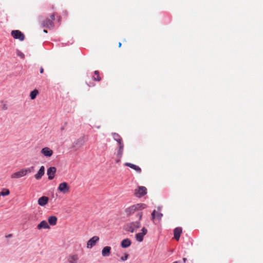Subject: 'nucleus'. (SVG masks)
Wrapping results in <instances>:
<instances>
[{
    "instance_id": "ddd939ff",
    "label": "nucleus",
    "mask_w": 263,
    "mask_h": 263,
    "mask_svg": "<svg viewBox=\"0 0 263 263\" xmlns=\"http://www.w3.org/2000/svg\"><path fill=\"white\" fill-rule=\"evenodd\" d=\"M124 149V144H121L119 145V149L118 153L117 154V159L116 160V162L118 163L120 161V160L122 157Z\"/></svg>"
},
{
    "instance_id": "c756f323",
    "label": "nucleus",
    "mask_w": 263,
    "mask_h": 263,
    "mask_svg": "<svg viewBox=\"0 0 263 263\" xmlns=\"http://www.w3.org/2000/svg\"><path fill=\"white\" fill-rule=\"evenodd\" d=\"M128 254L125 253L123 256H122V257H121V259L122 261H125V260H127V258H128Z\"/></svg>"
},
{
    "instance_id": "f704fd0d",
    "label": "nucleus",
    "mask_w": 263,
    "mask_h": 263,
    "mask_svg": "<svg viewBox=\"0 0 263 263\" xmlns=\"http://www.w3.org/2000/svg\"><path fill=\"white\" fill-rule=\"evenodd\" d=\"M43 31H44V32H45V33H47V31L46 30H45V29H44V30H43Z\"/></svg>"
},
{
    "instance_id": "f8f14e48",
    "label": "nucleus",
    "mask_w": 263,
    "mask_h": 263,
    "mask_svg": "<svg viewBox=\"0 0 263 263\" xmlns=\"http://www.w3.org/2000/svg\"><path fill=\"white\" fill-rule=\"evenodd\" d=\"M79 256L77 254H71L67 257L69 263H77L79 260Z\"/></svg>"
},
{
    "instance_id": "aec40b11",
    "label": "nucleus",
    "mask_w": 263,
    "mask_h": 263,
    "mask_svg": "<svg viewBox=\"0 0 263 263\" xmlns=\"http://www.w3.org/2000/svg\"><path fill=\"white\" fill-rule=\"evenodd\" d=\"M130 245L131 241L128 238L123 239L121 243V246L123 248H127L129 247Z\"/></svg>"
},
{
    "instance_id": "1a4fd4ad",
    "label": "nucleus",
    "mask_w": 263,
    "mask_h": 263,
    "mask_svg": "<svg viewBox=\"0 0 263 263\" xmlns=\"http://www.w3.org/2000/svg\"><path fill=\"white\" fill-rule=\"evenodd\" d=\"M99 240V237L97 236H95L90 238L87 242V248L88 249L91 248L94 246L97 242Z\"/></svg>"
},
{
    "instance_id": "412c9836",
    "label": "nucleus",
    "mask_w": 263,
    "mask_h": 263,
    "mask_svg": "<svg viewBox=\"0 0 263 263\" xmlns=\"http://www.w3.org/2000/svg\"><path fill=\"white\" fill-rule=\"evenodd\" d=\"M48 221L51 226H55L57 224V218L55 216H51L48 218Z\"/></svg>"
},
{
    "instance_id": "f257e3e1",
    "label": "nucleus",
    "mask_w": 263,
    "mask_h": 263,
    "mask_svg": "<svg viewBox=\"0 0 263 263\" xmlns=\"http://www.w3.org/2000/svg\"><path fill=\"white\" fill-rule=\"evenodd\" d=\"M142 212H139L137 213L136 216L138 220L135 221H131L126 223L124 226V230L130 233H134L136 232L141 226V220L142 218Z\"/></svg>"
},
{
    "instance_id": "a878e982",
    "label": "nucleus",
    "mask_w": 263,
    "mask_h": 263,
    "mask_svg": "<svg viewBox=\"0 0 263 263\" xmlns=\"http://www.w3.org/2000/svg\"><path fill=\"white\" fill-rule=\"evenodd\" d=\"M112 136L114 139L115 141H116L117 140H118V139H119L121 137V136L119 134L115 133H112Z\"/></svg>"
},
{
    "instance_id": "39448f33",
    "label": "nucleus",
    "mask_w": 263,
    "mask_h": 263,
    "mask_svg": "<svg viewBox=\"0 0 263 263\" xmlns=\"http://www.w3.org/2000/svg\"><path fill=\"white\" fill-rule=\"evenodd\" d=\"M147 194V189L145 186H140L135 190L134 195L137 197H141Z\"/></svg>"
},
{
    "instance_id": "2eb2a0df",
    "label": "nucleus",
    "mask_w": 263,
    "mask_h": 263,
    "mask_svg": "<svg viewBox=\"0 0 263 263\" xmlns=\"http://www.w3.org/2000/svg\"><path fill=\"white\" fill-rule=\"evenodd\" d=\"M45 174V167L42 166L38 172L34 175V177L36 180H40Z\"/></svg>"
},
{
    "instance_id": "a211bd4d",
    "label": "nucleus",
    "mask_w": 263,
    "mask_h": 263,
    "mask_svg": "<svg viewBox=\"0 0 263 263\" xmlns=\"http://www.w3.org/2000/svg\"><path fill=\"white\" fill-rule=\"evenodd\" d=\"M37 228L39 230H41L42 229H50V227L46 221L43 220L37 225Z\"/></svg>"
},
{
    "instance_id": "5701e85b",
    "label": "nucleus",
    "mask_w": 263,
    "mask_h": 263,
    "mask_svg": "<svg viewBox=\"0 0 263 263\" xmlns=\"http://www.w3.org/2000/svg\"><path fill=\"white\" fill-rule=\"evenodd\" d=\"M39 93V91L37 89H34L30 93V97L31 100H34L35 99L36 96Z\"/></svg>"
},
{
    "instance_id": "dca6fc26",
    "label": "nucleus",
    "mask_w": 263,
    "mask_h": 263,
    "mask_svg": "<svg viewBox=\"0 0 263 263\" xmlns=\"http://www.w3.org/2000/svg\"><path fill=\"white\" fill-rule=\"evenodd\" d=\"M182 233V229L180 227H177L175 228L174 230V238L178 241L180 238V235Z\"/></svg>"
},
{
    "instance_id": "7ed1b4c3",
    "label": "nucleus",
    "mask_w": 263,
    "mask_h": 263,
    "mask_svg": "<svg viewBox=\"0 0 263 263\" xmlns=\"http://www.w3.org/2000/svg\"><path fill=\"white\" fill-rule=\"evenodd\" d=\"M146 205L144 203H138L131 205L125 210V212L127 216H129L133 214L136 212H141V211L146 208Z\"/></svg>"
},
{
    "instance_id": "6e6552de",
    "label": "nucleus",
    "mask_w": 263,
    "mask_h": 263,
    "mask_svg": "<svg viewBox=\"0 0 263 263\" xmlns=\"http://www.w3.org/2000/svg\"><path fill=\"white\" fill-rule=\"evenodd\" d=\"M11 35L13 36V38L15 39H18L21 41H24L25 39V36L24 34L18 30L12 31Z\"/></svg>"
},
{
    "instance_id": "20e7f679",
    "label": "nucleus",
    "mask_w": 263,
    "mask_h": 263,
    "mask_svg": "<svg viewBox=\"0 0 263 263\" xmlns=\"http://www.w3.org/2000/svg\"><path fill=\"white\" fill-rule=\"evenodd\" d=\"M54 20L55 14L53 13L50 15V18H47L42 22L41 26L43 28L52 29L54 27L53 21Z\"/></svg>"
},
{
    "instance_id": "f03ea898",
    "label": "nucleus",
    "mask_w": 263,
    "mask_h": 263,
    "mask_svg": "<svg viewBox=\"0 0 263 263\" xmlns=\"http://www.w3.org/2000/svg\"><path fill=\"white\" fill-rule=\"evenodd\" d=\"M34 166H31L26 168H22L17 172L13 173L11 175L10 177L12 179H18L25 176L27 174L34 172Z\"/></svg>"
},
{
    "instance_id": "4468645a",
    "label": "nucleus",
    "mask_w": 263,
    "mask_h": 263,
    "mask_svg": "<svg viewBox=\"0 0 263 263\" xmlns=\"http://www.w3.org/2000/svg\"><path fill=\"white\" fill-rule=\"evenodd\" d=\"M49 201V198L47 196H42L39 198L37 201L39 205L42 206L46 205Z\"/></svg>"
},
{
    "instance_id": "2f4dec72",
    "label": "nucleus",
    "mask_w": 263,
    "mask_h": 263,
    "mask_svg": "<svg viewBox=\"0 0 263 263\" xmlns=\"http://www.w3.org/2000/svg\"><path fill=\"white\" fill-rule=\"evenodd\" d=\"M43 72H44V69H43V67H41V68H40V73H43Z\"/></svg>"
},
{
    "instance_id": "6ab92c4d",
    "label": "nucleus",
    "mask_w": 263,
    "mask_h": 263,
    "mask_svg": "<svg viewBox=\"0 0 263 263\" xmlns=\"http://www.w3.org/2000/svg\"><path fill=\"white\" fill-rule=\"evenodd\" d=\"M125 165L128 166L130 168L135 170L137 172H138L139 173L141 172V169L140 168V167L135 164H134L130 163H128V162H126L125 163Z\"/></svg>"
},
{
    "instance_id": "bb28decb",
    "label": "nucleus",
    "mask_w": 263,
    "mask_h": 263,
    "mask_svg": "<svg viewBox=\"0 0 263 263\" xmlns=\"http://www.w3.org/2000/svg\"><path fill=\"white\" fill-rule=\"evenodd\" d=\"M162 216L163 214L162 213L157 212L156 219H157L158 220H161Z\"/></svg>"
},
{
    "instance_id": "423d86ee",
    "label": "nucleus",
    "mask_w": 263,
    "mask_h": 263,
    "mask_svg": "<svg viewBox=\"0 0 263 263\" xmlns=\"http://www.w3.org/2000/svg\"><path fill=\"white\" fill-rule=\"evenodd\" d=\"M58 190L63 194H67L70 191V186L67 182H64L59 184Z\"/></svg>"
},
{
    "instance_id": "393cba45",
    "label": "nucleus",
    "mask_w": 263,
    "mask_h": 263,
    "mask_svg": "<svg viewBox=\"0 0 263 263\" xmlns=\"http://www.w3.org/2000/svg\"><path fill=\"white\" fill-rule=\"evenodd\" d=\"M95 76L93 77V80L95 81H100L101 80V77L99 76V72L96 70L94 72Z\"/></svg>"
},
{
    "instance_id": "7c9ffc66",
    "label": "nucleus",
    "mask_w": 263,
    "mask_h": 263,
    "mask_svg": "<svg viewBox=\"0 0 263 263\" xmlns=\"http://www.w3.org/2000/svg\"><path fill=\"white\" fill-rule=\"evenodd\" d=\"M116 141L118 142V145H121V144H124L123 142L122 138L120 137L119 139L116 140Z\"/></svg>"
},
{
    "instance_id": "9b49d317",
    "label": "nucleus",
    "mask_w": 263,
    "mask_h": 263,
    "mask_svg": "<svg viewBox=\"0 0 263 263\" xmlns=\"http://www.w3.org/2000/svg\"><path fill=\"white\" fill-rule=\"evenodd\" d=\"M57 169L55 167H50L47 170V174L49 180H52L54 178Z\"/></svg>"
},
{
    "instance_id": "9d476101",
    "label": "nucleus",
    "mask_w": 263,
    "mask_h": 263,
    "mask_svg": "<svg viewBox=\"0 0 263 263\" xmlns=\"http://www.w3.org/2000/svg\"><path fill=\"white\" fill-rule=\"evenodd\" d=\"M41 153L44 156L47 157H51L53 153V151L48 147H45L44 148H43L41 151Z\"/></svg>"
},
{
    "instance_id": "c85d7f7f",
    "label": "nucleus",
    "mask_w": 263,
    "mask_h": 263,
    "mask_svg": "<svg viewBox=\"0 0 263 263\" xmlns=\"http://www.w3.org/2000/svg\"><path fill=\"white\" fill-rule=\"evenodd\" d=\"M17 55L18 56V57H20L21 58H25V55L23 53H22V52H21L20 51H17Z\"/></svg>"
},
{
    "instance_id": "4be33fe9",
    "label": "nucleus",
    "mask_w": 263,
    "mask_h": 263,
    "mask_svg": "<svg viewBox=\"0 0 263 263\" xmlns=\"http://www.w3.org/2000/svg\"><path fill=\"white\" fill-rule=\"evenodd\" d=\"M0 108L3 110H6L8 108L7 103L5 101H2L0 102Z\"/></svg>"
},
{
    "instance_id": "cd10ccee",
    "label": "nucleus",
    "mask_w": 263,
    "mask_h": 263,
    "mask_svg": "<svg viewBox=\"0 0 263 263\" xmlns=\"http://www.w3.org/2000/svg\"><path fill=\"white\" fill-rule=\"evenodd\" d=\"M157 211L156 210H154L152 213V219L154 221L156 219Z\"/></svg>"
},
{
    "instance_id": "473e14b6",
    "label": "nucleus",
    "mask_w": 263,
    "mask_h": 263,
    "mask_svg": "<svg viewBox=\"0 0 263 263\" xmlns=\"http://www.w3.org/2000/svg\"><path fill=\"white\" fill-rule=\"evenodd\" d=\"M121 45H122V43L121 42H119V45H118L119 47H121Z\"/></svg>"
},
{
    "instance_id": "72a5a7b5",
    "label": "nucleus",
    "mask_w": 263,
    "mask_h": 263,
    "mask_svg": "<svg viewBox=\"0 0 263 263\" xmlns=\"http://www.w3.org/2000/svg\"><path fill=\"white\" fill-rule=\"evenodd\" d=\"M183 262H186V258H183Z\"/></svg>"
},
{
    "instance_id": "0eeeda50",
    "label": "nucleus",
    "mask_w": 263,
    "mask_h": 263,
    "mask_svg": "<svg viewBox=\"0 0 263 263\" xmlns=\"http://www.w3.org/2000/svg\"><path fill=\"white\" fill-rule=\"evenodd\" d=\"M147 229L143 227L140 233H137L135 235L136 239L139 242H142L143 240L144 236L147 234Z\"/></svg>"
},
{
    "instance_id": "f3484780",
    "label": "nucleus",
    "mask_w": 263,
    "mask_h": 263,
    "mask_svg": "<svg viewBox=\"0 0 263 263\" xmlns=\"http://www.w3.org/2000/svg\"><path fill=\"white\" fill-rule=\"evenodd\" d=\"M111 248L110 247L106 246L102 250V255L103 257L109 256L111 254Z\"/></svg>"
},
{
    "instance_id": "b1692460",
    "label": "nucleus",
    "mask_w": 263,
    "mask_h": 263,
    "mask_svg": "<svg viewBox=\"0 0 263 263\" xmlns=\"http://www.w3.org/2000/svg\"><path fill=\"white\" fill-rule=\"evenodd\" d=\"M10 194V191L9 189L6 188H3L2 191L0 192V195L3 196H8Z\"/></svg>"
}]
</instances>
